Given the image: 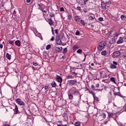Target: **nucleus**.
<instances>
[{"label": "nucleus", "mask_w": 126, "mask_h": 126, "mask_svg": "<svg viewBox=\"0 0 126 126\" xmlns=\"http://www.w3.org/2000/svg\"><path fill=\"white\" fill-rule=\"evenodd\" d=\"M71 18H72L71 15L68 14L67 19H68V20H71Z\"/></svg>", "instance_id": "33"}, {"label": "nucleus", "mask_w": 126, "mask_h": 126, "mask_svg": "<svg viewBox=\"0 0 126 126\" xmlns=\"http://www.w3.org/2000/svg\"><path fill=\"white\" fill-rule=\"evenodd\" d=\"M112 20H114V21H118V20H119V17L118 16L112 17Z\"/></svg>", "instance_id": "22"}, {"label": "nucleus", "mask_w": 126, "mask_h": 126, "mask_svg": "<svg viewBox=\"0 0 126 126\" xmlns=\"http://www.w3.org/2000/svg\"><path fill=\"white\" fill-rule=\"evenodd\" d=\"M110 67V68H111V69L117 68V66H116V65H114L113 64H111Z\"/></svg>", "instance_id": "21"}, {"label": "nucleus", "mask_w": 126, "mask_h": 126, "mask_svg": "<svg viewBox=\"0 0 126 126\" xmlns=\"http://www.w3.org/2000/svg\"><path fill=\"white\" fill-rule=\"evenodd\" d=\"M68 79H72L73 78V77L70 75H69L67 76Z\"/></svg>", "instance_id": "40"}, {"label": "nucleus", "mask_w": 126, "mask_h": 126, "mask_svg": "<svg viewBox=\"0 0 126 126\" xmlns=\"http://www.w3.org/2000/svg\"><path fill=\"white\" fill-rule=\"evenodd\" d=\"M100 75L102 78H106L108 77V75L107 74V70H106L105 69L100 70Z\"/></svg>", "instance_id": "1"}, {"label": "nucleus", "mask_w": 126, "mask_h": 126, "mask_svg": "<svg viewBox=\"0 0 126 126\" xmlns=\"http://www.w3.org/2000/svg\"><path fill=\"white\" fill-rule=\"evenodd\" d=\"M33 65H34V66H37V65H38V63H37V62H33Z\"/></svg>", "instance_id": "42"}, {"label": "nucleus", "mask_w": 126, "mask_h": 126, "mask_svg": "<svg viewBox=\"0 0 126 126\" xmlns=\"http://www.w3.org/2000/svg\"><path fill=\"white\" fill-rule=\"evenodd\" d=\"M76 53H77V54H80V55H81V54H82V49H78L76 51Z\"/></svg>", "instance_id": "29"}, {"label": "nucleus", "mask_w": 126, "mask_h": 126, "mask_svg": "<svg viewBox=\"0 0 126 126\" xmlns=\"http://www.w3.org/2000/svg\"><path fill=\"white\" fill-rule=\"evenodd\" d=\"M60 11H64V9H63V7H61L60 8Z\"/></svg>", "instance_id": "51"}, {"label": "nucleus", "mask_w": 126, "mask_h": 126, "mask_svg": "<svg viewBox=\"0 0 126 126\" xmlns=\"http://www.w3.org/2000/svg\"><path fill=\"white\" fill-rule=\"evenodd\" d=\"M56 79L59 83H62V82H63V78H62L61 76L57 75Z\"/></svg>", "instance_id": "7"}, {"label": "nucleus", "mask_w": 126, "mask_h": 126, "mask_svg": "<svg viewBox=\"0 0 126 126\" xmlns=\"http://www.w3.org/2000/svg\"><path fill=\"white\" fill-rule=\"evenodd\" d=\"M50 48H51V45L49 44V45H47L46 49V50H50Z\"/></svg>", "instance_id": "35"}, {"label": "nucleus", "mask_w": 126, "mask_h": 126, "mask_svg": "<svg viewBox=\"0 0 126 126\" xmlns=\"http://www.w3.org/2000/svg\"><path fill=\"white\" fill-rule=\"evenodd\" d=\"M77 9L78 10H79L80 11H81V10H82L81 9V7H80V6H78L77 7Z\"/></svg>", "instance_id": "39"}, {"label": "nucleus", "mask_w": 126, "mask_h": 126, "mask_svg": "<svg viewBox=\"0 0 126 126\" xmlns=\"http://www.w3.org/2000/svg\"><path fill=\"white\" fill-rule=\"evenodd\" d=\"M50 17H55V14L53 12H51L50 14Z\"/></svg>", "instance_id": "34"}, {"label": "nucleus", "mask_w": 126, "mask_h": 126, "mask_svg": "<svg viewBox=\"0 0 126 126\" xmlns=\"http://www.w3.org/2000/svg\"><path fill=\"white\" fill-rule=\"evenodd\" d=\"M73 94L75 96H77V95H80V93L79 91H78V90H77L76 91L73 93Z\"/></svg>", "instance_id": "14"}, {"label": "nucleus", "mask_w": 126, "mask_h": 126, "mask_svg": "<svg viewBox=\"0 0 126 126\" xmlns=\"http://www.w3.org/2000/svg\"><path fill=\"white\" fill-rule=\"evenodd\" d=\"M67 53V48L65 47L63 50V54H66Z\"/></svg>", "instance_id": "31"}, {"label": "nucleus", "mask_w": 126, "mask_h": 126, "mask_svg": "<svg viewBox=\"0 0 126 126\" xmlns=\"http://www.w3.org/2000/svg\"><path fill=\"white\" fill-rule=\"evenodd\" d=\"M107 54H108V52H107V51H103L101 52V55L102 56H107Z\"/></svg>", "instance_id": "23"}, {"label": "nucleus", "mask_w": 126, "mask_h": 126, "mask_svg": "<svg viewBox=\"0 0 126 126\" xmlns=\"http://www.w3.org/2000/svg\"><path fill=\"white\" fill-rule=\"evenodd\" d=\"M110 81H112V82H114V83H116V81L115 80V78H114V77L110 78Z\"/></svg>", "instance_id": "32"}, {"label": "nucleus", "mask_w": 126, "mask_h": 126, "mask_svg": "<svg viewBox=\"0 0 126 126\" xmlns=\"http://www.w3.org/2000/svg\"><path fill=\"white\" fill-rule=\"evenodd\" d=\"M99 86H100V84H96L95 85V87H96V88H99Z\"/></svg>", "instance_id": "49"}, {"label": "nucleus", "mask_w": 126, "mask_h": 126, "mask_svg": "<svg viewBox=\"0 0 126 126\" xmlns=\"http://www.w3.org/2000/svg\"><path fill=\"white\" fill-rule=\"evenodd\" d=\"M110 3V2H106L105 4H109Z\"/></svg>", "instance_id": "61"}, {"label": "nucleus", "mask_w": 126, "mask_h": 126, "mask_svg": "<svg viewBox=\"0 0 126 126\" xmlns=\"http://www.w3.org/2000/svg\"><path fill=\"white\" fill-rule=\"evenodd\" d=\"M121 19H122V20L123 21H125V20H126V15H122L121 16Z\"/></svg>", "instance_id": "16"}, {"label": "nucleus", "mask_w": 126, "mask_h": 126, "mask_svg": "<svg viewBox=\"0 0 126 126\" xmlns=\"http://www.w3.org/2000/svg\"><path fill=\"white\" fill-rule=\"evenodd\" d=\"M62 59H65V56H62Z\"/></svg>", "instance_id": "63"}, {"label": "nucleus", "mask_w": 126, "mask_h": 126, "mask_svg": "<svg viewBox=\"0 0 126 126\" xmlns=\"http://www.w3.org/2000/svg\"><path fill=\"white\" fill-rule=\"evenodd\" d=\"M77 75V73H74V76H76Z\"/></svg>", "instance_id": "62"}, {"label": "nucleus", "mask_w": 126, "mask_h": 126, "mask_svg": "<svg viewBox=\"0 0 126 126\" xmlns=\"http://www.w3.org/2000/svg\"><path fill=\"white\" fill-rule=\"evenodd\" d=\"M74 126H80V123H79V122H76L75 123Z\"/></svg>", "instance_id": "30"}, {"label": "nucleus", "mask_w": 126, "mask_h": 126, "mask_svg": "<svg viewBox=\"0 0 126 126\" xmlns=\"http://www.w3.org/2000/svg\"><path fill=\"white\" fill-rule=\"evenodd\" d=\"M89 0H84V4H86V3L87 2V1H88Z\"/></svg>", "instance_id": "47"}, {"label": "nucleus", "mask_w": 126, "mask_h": 126, "mask_svg": "<svg viewBox=\"0 0 126 126\" xmlns=\"http://www.w3.org/2000/svg\"><path fill=\"white\" fill-rule=\"evenodd\" d=\"M124 42V40H123V37H120L119 38V39L117 41V44H122Z\"/></svg>", "instance_id": "13"}, {"label": "nucleus", "mask_w": 126, "mask_h": 126, "mask_svg": "<svg viewBox=\"0 0 126 126\" xmlns=\"http://www.w3.org/2000/svg\"><path fill=\"white\" fill-rule=\"evenodd\" d=\"M6 57L7 59H8V60H11V55H10L9 54L6 53Z\"/></svg>", "instance_id": "18"}, {"label": "nucleus", "mask_w": 126, "mask_h": 126, "mask_svg": "<svg viewBox=\"0 0 126 126\" xmlns=\"http://www.w3.org/2000/svg\"><path fill=\"white\" fill-rule=\"evenodd\" d=\"M62 126H69V125H68V124L63 125L62 124Z\"/></svg>", "instance_id": "56"}, {"label": "nucleus", "mask_w": 126, "mask_h": 126, "mask_svg": "<svg viewBox=\"0 0 126 126\" xmlns=\"http://www.w3.org/2000/svg\"><path fill=\"white\" fill-rule=\"evenodd\" d=\"M105 46H106V43H105V41H101L100 42L97 46L98 51H102L103 48H105Z\"/></svg>", "instance_id": "2"}, {"label": "nucleus", "mask_w": 126, "mask_h": 126, "mask_svg": "<svg viewBox=\"0 0 126 126\" xmlns=\"http://www.w3.org/2000/svg\"><path fill=\"white\" fill-rule=\"evenodd\" d=\"M107 114L109 118L114 116V114H113V113L107 112Z\"/></svg>", "instance_id": "25"}, {"label": "nucleus", "mask_w": 126, "mask_h": 126, "mask_svg": "<svg viewBox=\"0 0 126 126\" xmlns=\"http://www.w3.org/2000/svg\"><path fill=\"white\" fill-rule=\"evenodd\" d=\"M91 87H92V88L93 89H95V87H94V85H92L91 86Z\"/></svg>", "instance_id": "57"}, {"label": "nucleus", "mask_w": 126, "mask_h": 126, "mask_svg": "<svg viewBox=\"0 0 126 126\" xmlns=\"http://www.w3.org/2000/svg\"><path fill=\"white\" fill-rule=\"evenodd\" d=\"M107 5H106V3H105L104 2H101V7L102 9H103L104 10H106L107 9Z\"/></svg>", "instance_id": "8"}, {"label": "nucleus", "mask_w": 126, "mask_h": 126, "mask_svg": "<svg viewBox=\"0 0 126 126\" xmlns=\"http://www.w3.org/2000/svg\"><path fill=\"white\" fill-rule=\"evenodd\" d=\"M79 22L83 26H85V22H84V21L81 20Z\"/></svg>", "instance_id": "28"}, {"label": "nucleus", "mask_w": 126, "mask_h": 126, "mask_svg": "<svg viewBox=\"0 0 126 126\" xmlns=\"http://www.w3.org/2000/svg\"><path fill=\"white\" fill-rule=\"evenodd\" d=\"M8 43L12 45V46H14V41L13 40H8Z\"/></svg>", "instance_id": "24"}, {"label": "nucleus", "mask_w": 126, "mask_h": 126, "mask_svg": "<svg viewBox=\"0 0 126 126\" xmlns=\"http://www.w3.org/2000/svg\"><path fill=\"white\" fill-rule=\"evenodd\" d=\"M0 49H2V48H3V45H2V44H0Z\"/></svg>", "instance_id": "55"}, {"label": "nucleus", "mask_w": 126, "mask_h": 126, "mask_svg": "<svg viewBox=\"0 0 126 126\" xmlns=\"http://www.w3.org/2000/svg\"><path fill=\"white\" fill-rule=\"evenodd\" d=\"M107 123H108V121H107V120L104 121L103 122V124H104V125H106Z\"/></svg>", "instance_id": "53"}, {"label": "nucleus", "mask_w": 126, "mask_h": 126, "mask_svg": "<svg viewBox=\"0 0 126 126\" xmlns=\"http://www.w3.org/2000/svg\"><path fill=\"white\" fill-rule=\"evenodd\" d=\"M52 29V33L53 34V35H55V33H54V28H53V27L51 28Z\"/></svg>", "instance_id": "48"}, {"label": "nucleus", "mask_w": 126, "mask_h": 126, "mask_svg": "<svg viewBox=\"0 0 126 126\" xmlns=\"http://www.w3.org/2000/svg\"><path fill=\"white\" fill-rule=\"evenodd\" d=\"M31 1V0H27V2L29 3Z\"/></svg>", "instance_id": "60"}, {"label": "nucleus", "mask_w": 126, "mask_h": 126, "mask_svg": "<svg viewBox=\"0 0 126 126\" xmlns=\"http://www.w3.org/2000/svg\"><path fill=\"white\" fill-rule=\"evenodd\" d=\"M113 63L114 65H118V63L115 62V61H113Z\"/></svg>", "instance_id": "45"}, {"label": "nucleus", "mask_w": 126, "mask_h": 126, "mask_svg": "<svg viewBox=\"0 0 126 126\" xmlns=\"http://www.w3.org/2000/svg\"><path fill=\"white\" fill-rule=\"evenodd\" d=\"M48 23L50 26H52L53 25V20H52V18H50L48 20Z\"/></svg>", "instance_id": "20"}, {"label": "nucleus", "mask_w": 126, "mask_h": 126, "mask_svg": "<svg viewBox=\"0 0 126 126\" xmlns=\"http://www.w3.org/2000/svg\"><path fill=\"white\" fill-rule=\"evenodd\" d=\"M113 55L115 57H119L121 55V52L120 51H116L113 53Z\"/></svg>", "instance_id": "12"}, {"label": "nucleus", "mask_w": 126, "mask_h": 126, "mask_svg": "<svg viewBox=\"0 0 126 126\" xmlns=\"http://www.w3.org/2000/svg\"><path fill=\"white\" fill-rule=\"evenodd\" d=\"M15 106V109H13L14 111V115H19L20 114V112H19V110H18V106L16 105V104Z\"/></svg>", "instance_id": "3"}, {"label": "nucleus", "mask_w": 126, "mask_h": 126, "mask_svg": "<svg viewBox=\"0 0 126 126\" xmlns=\"http://www.w3.org/2000/svg\"><path fill=\"white\" fill-rule=\"evenodd\" d=\"M86 56H87V55L86 54H84L85 59H84V61H85V60L86 59Z\"/></svg>", "instance_id": "58"}, {"label": "nucleus", "mask_w": 126, "mask_h": 126, "mask_svg": "<svg viewBox=\"0 0 126 126\" xmlns=\"http://www.w3.org/2000/svg\"><path fill=\"white\" fill-rule=\"evenodd\" d=\"M79 48V46L77 45H75L73 46V51H74V52H75L76 50H78Z\"/></svg>", "instance_id": "11"}, {"label": "nucleus", "mask_w": 126, "mask_h": 126, "mask_svg": "<svg viewBox=\"0 0 126 126\" xmlns=\"http://www.w3.org/2000/svg\"><path fill=\"white\" fill-rule=\"evenodd\" d=\"M77 83V81L76 80H71L69 81V85L72 86V85H75Z\"/></svg>", "instance_id": "6"}, {"label": "nucleus", "mask_w": 126, "mask_h": 126, "mask_svg": "<svg viewBox=\"0 0 126 126\" xmlns=\"http://www.w3.org/2000/svg\"><path fill=\"white\" fill-rule=\"evenodd\" d=\"M114 94L115 96H119V97H121V98H123V99L125 98V96H123V95L121 94V93H114Z\"/></svg>", "instance_id": "9"}, {"label": "nucleus", "mask_w": 126, "mask_h": 126, "mask_svg": "<svg viewBox=\"0 0 126 126\" xmlns=\"http://www.w3.org/2000/svg\"><path fill=\"white\" fill-rule=\"evenodd\" d=\"M15 44L18 47H20V40H16L15 42Z\"/></svg>", "instance_id": "17"}, {"label": "nucleus", "mask_w": 126, "mask_h": 126, "mask_svg": "<svg viewBox=\"0 0 126 126\" xmlns=\"http://www.w3.org/2000/svg\"><path fill=\"white\" fill-rule=\"evenodd\" d=\"M62 40L60 38V36L58 35L56 37V44L57 45H62Z\"/></svg>", "instance_id": "5"}, {"label": "nucleus", "mask_w": 126, "mask_h": 126, "mask_svg": "<svg viewBox=\"0 0 126 126\" xmlns=\"http://www.w3.org/2000/svg\"><path fill=\"white\" fill-rule=\"evenodd\" d=\"M91 28H94V25H91Z\"/></svg>", "instance_id": "59"}, {"label": "nucleus", "mask_w": 126, "mask_h": 126, "mask_svg": "<svg viewBox=\"0 0 126 126\" xmlns=\"http://www.w3.org/2000/svg\"><path fill=\"white\" fill-rule=\"evenodd\" d=\"M101 117H103V119L106 118V114L105 113H103L101 115Z\"/></svg>", "instance_id": "44"}, {"label": "nucleus", "mask_w": 126, "mask_h": 126, "mask_svg": "<svg viewBox=\"0 0 126 126\" xmlns=\"http://www.w3.org/2000/svg\"><path fill=\"white\" fill-rule=\"evenodd\" d=\"M90 20H94V18H93V17L92 16H90L89 17Z\"/></svg>", "instance_id": "43"}, {"label": "nucleus", "mask_w": 126, "mask_h": 126, "mask_svg": "<svg viewBox=\"0 0 126 126\" xmlns=\"http://www.w3.org/2000/svg\"><path fill=\"white\" fill-rule=\"evenodd\" d=\"M111 102H112V97H109L108 98V104H111Z\"/></svg>", "instance_id": "37"}, {"label": "nucleus", "mask_w": 126, "mask_h": 126, "mask_svg": "<svg viewBox=\"0 0 126 126\" xmlns=\"http://www.w3.org/2000/svg\"><path fill=\"white\" fill-rule=\"evenodd\" d=\"M55 50H56V52L60 53V52H62V50H63V47H61L60 48V47H56Z\"/></svg>", "instance_id": "10"}, {"label": "nucleus", "mask_w": 126, "mask_h": 126, "mask_svg": "<svg viewBox=\"0 0 126 126\" xmlns=\"http://www.w3.org/2000/svg\"><path fill=\"white\" fill-rule=\"evenodd\" d=\"M44 88L45 90H47V89H48V86H45V87L42 88V89H44Z\"/></svg>", "instance_id": "50"}, {"label": "nucleus", "mask_w": 126, "mask_h": 126, "mask_svg": "<svg viewBox=\"0 0 126 126\" xmlns=\"http://www.w3.org/2000/svg\"><path fill=\"white\" fill-rule=\"evenodd\" d=\"M98 20H99V21L102 22V21H104V19L102 17H100V18H98Z\"/></svg>", "instance_id": "41"}, {"label": "nucleus", "mask_w": 126, "mask_h": 126, "mask_svg": "<svg viewBox=\"0 0 126 126\" xmlns=\"http://www.w3.org/2000/svg\"><path fill=\"white\" fill-rule=\"evenodd\" d=\"M68 98L69 99V100L73 99V95H72V94H68Z\"/></svg>", "instance_id": "19"}, {"label": "nucleus", "mask_w": 126, "mask_h": 126, "mask_svg": "<svg viewBox=\"0 0 126 126\" xmlns=\"http://www.w3.org/2000/svg\"><path fill=\"white\" fill-rule=\"evenodd\" d=\"M16 14V11H15V10L14 11L13 13V15H15Z\"/></svg>", "instance_id": "54"}, {"label": "nucleus", "mask_w": 126, "mask_h": 126, "mask_svg": "<svg viewBox=\"0 0 126 126\" xmlns=\"http://www.w3.org/2000/svg\"><path fill=\"white\" fill-rule=\"evenodd\" d=\"M55 33L56 34H59V32L58 29L55 30Z\"/></svg>", "instance_id": "52"}, {"label": "nucleus", "mask_w": 126, "mask_h": 126, "mask_svg": "<svg viewBox=\"0 0 126 126\" xmlns=\"http://www.w3.org/2000/svg\"><path fill=\"white\" fill-rule=\"evenodd\" d=\"M71 91H72V92H75V91H77V89H76V88L75 87H73L71 89Z\"/></svg>", "instance_id": "27"}, {"label": "nucleus", "mask_w": 126, "mask_h": 126, "mask_svg": "<svg viewBox=\"0 0 126 126\" xmlns=\"http://www.w3.org/2000/svg\"><path fill=\"white\" fill-rule=\"evenodd\" d=\"M54 40H55V36H52L50 39V41H54Z\"/></svg>", "instance_id": "46"}, {"label": "nucleus", "mask_w": 126, "mask_h": 126, "mask_svg": "<svg viewBox=\"0 0 126 126\" xmlns=\"http://www.w3.org/2000/svg\"><path fill=\"white\" fill-rule=\"evenodd\" d=\"M51 86H52V87H56L57 86V84H56V82L53 81L51 83Z\"/></svg>", "instance_id": "26"}, {"label": "nucleus", "mask_w": 126, "mask_h": 126, "mask_svg": "<svg viewBox=\"0 0 126 126\" xmlns=\"http://www.w3.org/2000/svg\"><path fill=\"white\" fill-rule=\"evenodd\" d=\"M16 103L20 105V106H24L25 105V103L24 102H23L22 100L20 99V98H18L16 100Z\"/></svg>", "instance_id": "4"}, {"label": "nucleus", "mask_w": 126, "mask_h": 126, "mask_svg": "<svg viewBox=\"0 0 126 126\" xmlns=\"http://www.w3.org/2000/svg\"><path fill=\"white\" fill-rule=\"evenodd\" d=\"M94 98L95 100V101H99V98L98 97L94 95Z\"/></svg>", "instance_id": "36"}, {"label": "nucleus", "mask_w": 126, "mask_h": 126, "mask_svg": "<svg viewBox=\"0 0 126 126\" xmlns=\"http://www.w3.org/2000/svg\"><path fill=\"white\" fill-rule=\"evenodd\" d=\"M58 126H63V124L61 125H58Z\"/></svg>", "instance_id": "64"}, {"label": "nucleus", "mask_w": 126, "mask_h": 126, "mask_svg": "<svg viewBox=\"0 0 126 126\" xmlns=\"http://www.w3.org/2000/svg\"><path fill=\"white\" fill-rule=\"evenodd\" d=\"M74 18H75V21H76L77 22H80V18H79V17H78V16H75Z\"/></svg>", "instance_id": "15"}, {"label": "nucleus", "mask_w": 126, "mask_h": 126, "mask_svg": "<svg viewBox=\"0 0 126 126\" xmlns=\"http://www.w3.org/2000/svg\"><path fill=\"white\" fill-rule=\"evenodd\" d=\"M75 35H80V32H79V31H76L75 32Z\"/></svg>", "instance_id": "38"}]
</instances>
